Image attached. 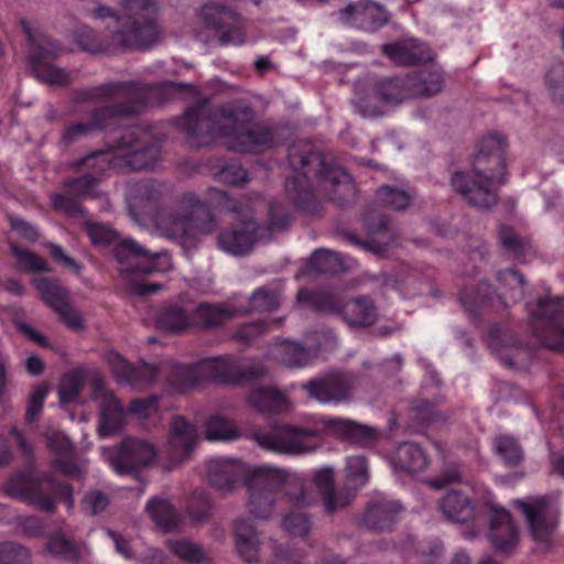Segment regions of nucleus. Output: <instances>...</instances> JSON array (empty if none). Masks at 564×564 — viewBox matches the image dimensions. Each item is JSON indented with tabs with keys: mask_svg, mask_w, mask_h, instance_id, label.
Here are the masks:
<instances>
[{
	"mask_svg": "<svg viewBox=\"0 0 564 564\" xmlns=\"http://www.w3.org/2000/svg\"><path fill=\"white\" fill-rule=\"evenodd\" d=\"M156 3L152 0H122L119 11L91 1L87 3V14L99 22L108 32V43L96 37L91 32H82L77 42L83 50L101 53L112 47L143 48L151 45L159 35L154 23Z\"/></svg>",
	"mask_w": 564,
	"mask_h": 564,
	"instance_id": "1",
	"label": "nucleus"
},
{
	"mask_svg": "<svg viewBox=\"0 0 564 564\" xmlns=\"http://www.w3.org/2000/svg\"><path fill=\"white\" fill-rule=\"evenodd\" d=\"M181 126L197 147L207 144V141H195L205 133L225 138L227 145L239 152L257 153L272 145L271 131L254 122L248 108L220 107L210 111L206 105H199L185 113Z\"/></svg>",
	"mask_w": 564,
	"mask_h": 564,
	"instance_id": "2",
	"label": "nucleus"
},
{
	"mask_svg": "<svg viewBox=\"0 0 564 564\" xmlns=\"http://www.w3.org/2000/svg\"><path fill=\"white\" fill-rule=\"evenodd\" d=\"M160 149L155 145L147 148L135 144L132 133H129L115 148L113 152L98 151L84 158L80 162L91 173L66 183V194L55 195L54 205L67 213L75 210L73 198H84L94 194L99 181L110 166L130 167L132 170L148 169L160 160Z\"/></svg>",
	"mask_w": 564,
	"mask_h": 564,
	"instance_id": "3",
	"label": "nucleus"
},
{
	"mask_svg": "<svg viewBox=\"0 0 564 564\" xmlns=\"http://www.w3.org/2000/svg\"><path fill=\"white\" fill-rule=\"evenodd\" d=\"M227 196L218 189L209 191V198L202 202L196 194L187 193L172 207L163 208L154 216V226L160 236L175 241L184 248H192L199 235L210 234L215 220L210 207L227 202Z\"/></svg>",
	"mask_w": 564,
	"mask_h": 564,
	"instance_id": "4",
	"label": "nucleus"
},
{
	"mask_svg": "<svg viewBox=\"0 0 564 564\" xmlns=\"http://www.w3.org/2000/svg\"><path fill=\"white\" fill-rule=\"evenodd\" d=\"M289 162L294 170L292 180L286 181V191L297 199L316 186L340 204L355 194V185L350 176L337 165L327 164L324 158L312 152L308 144L300 143L289 150Z\"/></svg>",
	"mask_w": 564,
	"mask_h": 564,
	"instance_id": "5",
	"label": "nucleus"
},
{
	"mask_svg": "<svg viewBox=\"0 0 564 564\" xmlns=\"http://www.w3.org/2000/svg\"><path fill=\"white\" fill-rule=\"evenodd\" d=\"M502 140L489 137L470 167L454 173L452 186L470 205L487 208L497 203V188L502 183Z\"/></svg>",
	"mask_w": 564,
	"mask_h": 564,
	"instance_id": "6",
	"label": "nucleus"
},
{
	"mask_svg": "<svg viewBox=\"0 0 564 564\" xmlns=\"http://www.w3.org/2000/svg\"><path fill=\"white\" fill-rule=\"evenodd\" d=\"M106 361L121 383L149 384L164 380L169 392L183 393L203 381L198 362L181 365L169 360L159 366L142 364L139 367H132L116 351L107 352Z\"/></svg>",
	"mask_w": 564,
	"mask_h": 564,
	"instance_id": "7",
	"label": "nucleus"
},
{
	"mask_svg": "<svg viewBox=\"0 0 564 564\" xmlns=\"http://www.w3.org/2000/svg\"><path fill=\"white\" fill-rule=\"evenodd\" d=\"M115 256L120 263V274L127 281L132 293L150 295L163 289L160 283L137 281L130 278L133 273H152L167 271L172 268V261L166 252L152 253L143 249L135 241L126 239L119 242L115 249Z\"/></svg>",
	"mask_w": 564,
	"mask_h": 564,
	"instance_id": "8",
	"label": "nucleus"
},
{
	"mask_svg": "<svg viewBox=\"0 0 564 564\" xmlns=\"http://www.w3.org/2000/svg\"><path fill=\"white\" fill-rule=\"evenodd\" d=\"M291 480V475L276 466L258 465L247 482L250 514L257 519H269L274 514L284 486Z\"/></svg>",
	"mask_w": 564,
	"mask_h": 564,
	"instance_id": "9",
	"label": "nucleus"
},
{
	"mask_svg": "<svg viewBox=\"0 0 564 564\" xmlns=\"http://www.w3.org/2000/svg\"><path fill=\"white\" fill-rule=\"evenodd\" d=\"M299 304H307L317 311L338 312L347 324L368 326L377 319V310L367 299H354L341 306L332 294L300 290L296 296Z\"/></svg>",
	"mask_w": 564,
	"mask_h": 564,
	"instance_id": "10",
	"label": "nucleus"
},
{
	"mask_svg": "<svg viewBox=\"0 0 564 564\" xmlns=\"http://www.w3.org/2000/svg\"><path fill=\"white\" fill-rule=\"evenodd\" d=\"M158 456V449L150 441L137 437L126 438L120 447L104 448L102 457L117 474H130L149 466Z\"/></svg>",
	"mask_w": 564,
	"mask_h": 564,
	"instance_id": "11",
	"label": "nucleus"
},
{
	"mask_svg": "<svg viewBox=\"0 0 564 564\" xmlns=\"http://www.w3.org/2000/svg\"><path fill=\"white\" fill-rule=\"evenodd\" d=\"M315 430L282 426L268 433L254 436L258 445L276 454L301 455L313 452L317 444L311 437L315 436Z\"/></svg>",
	"mask_w": 564,
	"mask_h": 564,
	"instance_id": "12",
	"label": "nucleus"
},
{
	"mask_svg": "<svg viewBox=\"0 0 564 564\" xmlns=\"http://www.w3.org/2000/svg\"><path fill=\"white\" fill-rule=\"evenodd\" d=\"M443 78L438 72H421L406 78L389 79L382 87V98L388 102H401L411 97H427L441 91Z\"/></svg>",
	"mask_w": 564,
	"mask_h": 564,
	"instance_id": "13",
	"label": "nucleus"
},
{
	"mask_svg": "<svg viewBox=\"0 0 564 564\" xmlns=\"http://www.w3.org/2000/svg\"><path fill=\"white\" fill-rule=\"evenodd\" d=\"M11 490L23 496L45 511H52L56 498H64L68 508L73 506V494L68 486H61L46 477L44 479L18 477L10 484Z\"/></svg>",
	"mask_w": 564,
	"mask_h": 564,
	"instance_id": "14",
	"label": "nucleus"
},
{
	"mask_svg": "<svg viewBox=\"0 0 564 564\" xmlns=\"http://www.w3.org/2000/svg\"><path fill=\"white\" fill-rule=\"evenodd\" d=\"M530 321L534 332L551 329L550 335L542 338V344L555 350L564 351V329L553 326V322L564 318V299L551 297L541 299L536 303L528 305Z\"/></svg>",
	"mask_w": 564,
	"mask_h": 564,
	"instance_id": "15",
	"label": "nucleus"
},
{
	"mask_svg": "<svg viewBox=\"0 0 564 564\" xmlns=\"http://www.w3.org/2000/svg\"><path fill=\"white\" fill-rule=\"evenodd\" d=\"M198 370L204 380L237 382L245 378L260 376L263 370L248 360L231 356L206 358L198 361Z\"/></svg>",
	"mask_w": 564,
	"mask_h": 564,
	"instance_id": "16",
	"label": "nucleus"
},
{
	"mask_svg": "<svg viewBox=\"0 0 564 564\" xmlns=\"http://www.w3.org/2000/svg\"><path fill=\"white\" fill-rule=\"evenodd\" d=\"M258 465H248L241 459L232 457H216L206 463V473L209 482L219 490L231 491L243 479L247 486L248 479Z\"/></svg>",
	"mask_w": 564,
	"mask_h": 564,
	"instance_id": "17",
	"label": "nucleus"
},
{
	"mask_svg": "<svg viewBox=\"0 0 564 564\" xmlns=\"http://www.w3.org/2000/svg\"><path fill=\"white\" fill-rule=\"evenodd\" d=\"M198 440L196 427L183 416H175L170 423V435L165 445L166 468L174 469L188 459Z\"/></svg>",
	"mask_w": 564,
	"mask_h": 564,
	"instance_id": "18",
	"label": "nucleus"
},
{
	"mask_svg": "<svg viewBox=\"0 0 564 564\" xmlns=\"http://www.w3.org/2000/svg\"><path fill=\"white\" fill-rule=\"evenodd\" d=\"M124 96L137 94L135 99L128 106H124L116 112L120 113H135L139 112L144 104V94L137 87H122ZM115 110L111 108H102L94 115L91 123H75L67 127L62 135V141L65 145H69L84 137L93 133L94 131L108 126V118L112 117Z\"/></svg>",
	"mask_w": 564,
	"mask_h": 564,
	"instance_id": "19",
	"label": "nucleus"
},
{
	"mask_svg": "<svg viewBox=\"0 0 564 564\" xmlns=\"http://www.w3.org/2000/svg\"><path fill=\"white\" fill-rule=\"evenodd\" d=\"M527 519L531 535L536 542H546L556 527L557 510L545 498L517 500Z\"/></svg>",
	"mask_w": 564,
	"mask_h": 564,
	"instance_id": "20",
	"label": "nucleus"
},
{
	"mask_svg": "<svg viewBox=\"0 0 564 564\" xmlns=\"http://www.w3.org/2000/svg\"><path fill=\"white\" fill-rule=\"evenodd\" d=\"M338 19L345 25L375 32L389 20L386 9L371 0H357L345 6L338 12Z\"/></svg>",
	"mask_w": 564,
	"mask_h": 564,
	"instance_id": "21",
	"label": "nucleus"
},
{
	"mask_svg": "<svg viewBox=\"0 0 564 564\" xmlns=\"http://www.w3.org/2000/svg\"><path fill=\"white\" fill-rule=\"evenodd\" d=\"M93 399L100 410L99 434L109 436L119 431L126 422L127 412L99 377L93 379Z\"/></svg>",
	"mask_w": 564,
	"mask_h": 564,
	"instance_id": "22",
	"label": "nucleus"
},
{
	"mask_svg": "<svg viewBox=\"0 0 564 564\" xmlns=\"http://www.w3.org/2000/svg\"><path fill=\"white\" fill-rule=\"evenodd\" d=\"M202 18L217 30L221 43L235 45L243 43L241 21L232 10L210 3L202 9Z\"/></svg>",
	"mask_w": 564,
	"mask_h": 564,
	"instance_id": "23",
	"label": "nucleus"
},
{
	"mask_svg": "<svg viewBox=\"0 0 564 564\" xmlns=\"http://www.w3.org/2000/svg\"><path fill=\"white\" fill-rule=\"evenodd\" d=\"M33 285L44 302L58 313L62 321L70 328L83 327L82 316L67 303V292L56 282L48 279H34Z\"/></svg>",
	"mask_w": 564,
	"mask_h": 564,
	"instance_id": "24",
	"label": "nucleus"
},
{
	"mask_svg": "<svg viewBox=\"0 0 564 564\" xmlns=\"http://www.w3.org/2000/svg\"><path fill=\"white\" fill-rule=\"evenodd\" d=\"M489 520V539L495 549L507 552L518 543V531L507 510L489 503L487 506Z\"/></svg>",
	"mask_w": 564,
	"mask_h": 564,
	"instance_id": "25",
	"label": "nucleus"
},
{
	"mask_svg": "<svg viewBox=\"0 0 564 564\" xmlns=\"http://www.w3.org/2000/svg\"><path fill=\"white\" fill-rule=\"evenodd\" d=\"M261 228L252 219L242 223L241 229L232 228L224 231L218 237V247L232 256L249 253L256 242L262 238Z\"/></svg>",
	"mask_w": 564,
	"mask_h": 564,
	"instance_id": "26",
	"label": "nucleus"
},
{
	"mask_svg": "<svg viewBox=\"0 0 564 564\" xmlns=\"http://www.w3.org/2000/svg\"><path fill=\"white\" fill-rule=\"evenodd\" d=\"M57 46L48 40L39 44L32 55V65L35 77L47 85H66L70 80V73L46 62V58L55 56Z\"/></svg>",
	"mask_w": 564,
	"mask_h": 564,
	"instance_id": "27",
	"label": "nucleus"
},
{
	"mask_svg": "<svg viewBox=\"0 0 564 564\" xmlns=\"http://www.w3.org/2000/svg\"><path fill=\"white\" fill-rule=\"evenodd\" d=\"M308 395L321 403H339L349 399L351 386L340 376L308 381L303 386Z\"/></svg>",
	"mask_w": 564,
	"mask_h": 564,
	"instance_id": "28",
	"label": "nucleus"
},
{
	"mask_svg": "<svg viewBox=\"0 0 564 564\" xmlns=\"http://www.w3.org/2000/svg\"><path fill=\"white\" fill-rule=\"evenodd\" d=\"M313 485L319 491L324 508L327 512H335L348 506L354 499L350 490H334V469L323 467L314 471Z\"/></svg>",
	"mask_w": 564,
	"mask_h": 564,
	"instance_id": "29",
	"label": "nucleus"
},
{
	"mask_svg": "<svg viewBox=\"0 0 564 564\" xmlns=\"http://www.w3.org/2000/svg\"><path fill=\"white\" fill-rule=\"evenodd\" d=\"M235 545L238 555L248 564H257L261 558V546L254 525L247 519L235 523Z\"/></svg>",
	"mask_w": 564,
	"mask_h": 564,
	"instance_id": "30",
	"label": "nucleus"
},
{
	"mask_svg": "<svg viewBox=\"0 0 564 564\" xmlns=\"http://www.w3.org/2000/svg\"><path fill=\"white\" fill-rule=\"evenodd\" d=\"M365 224L371 239L367 241L350 237L349 240L366 251L380 254L382 253L391 240V235L386 229V219L377 213H368L365 215Z\"/></svg>",
	"mask_w": 564,
	"mask_h": 564,
	"instance_id": "31",
	"label": "nucleus"
},
{
	"mask_svg": "<svg viewBox=\"0 0 564 564\" xmlns=\"http://www.w3.org/2000/svg\"><path fill=\"white\" fill-rule=\"evenodd\" d=\"M319 422L326 432L350 438L355 442L368 443L376 436V431L373 429L357 424L356 422L347 419L322 416Z\"/></svg>",
	"mask_w": 564,
	"mask_h": 564,
	"instance_id": "32",
	"label": "nucleus"
},
{
	"mask_svg": "<svg viewBox=\"0 0 564 564\" xmlns=\"http://www.w3.org/2000/svg\"><path fill=\"white\" fill-rule=\"evenodd\" d=\"M383 52L397 64L410 65L432 59L430 48L416 40L383 46Z\"/></svg>",
	"mask_w": 564,
	"mask_h": 564,
	"instance_id": "33",
	"label": "nucleus"
},
{
	"mask_svg": "<svg viewBox=\"0 0 564 564\" xmlns=\"http://www.w3.org/2000/svg\"><path fill=\"white\" fill-rule=\"evenodd\" d=\"M354 265V261L339 252L328 249H319L310 258L307 273H337Z\"/></svg>",
	"mask_w": 564,
	"mask_h": 564,
	"instance_id": "34",
	"label": "nucleus"
},
{
	"mask_svg": "<svg viewBox=\"0 0 564 564\" xmlns=\"http://www.w3.org/2000/svg\"><path fill=\"white\" fill-rule=\"evenodd\" d=\"M438 508L445 519L452 522H466L474 516L470 499L459 491L447 492L440 501Z\"/></svg>",
	"mask_w": 564,
	"mask_h": 564,
	"instance_id": "35",
	"label": "nucleus"
},
{
	"mask_svg": "<svg viewBox=\"0 0 564 564\" xmlns=\"http://www.w3.org/2000/svg\"><path fill=\"white\" fill-rule=\"evenodd\" d=\"M194 325V317L178 305L164 307L156 317L158 328L166 333L180 334Z\"/></svg>",
	"mask_w": 564,
	"mask_h": 564,
	"instance_id": "36",
	"label": "nucleus"
},
{
	"mask_svg": "<svg viewBox=\"0 0 564 564\" xmlns=\"http://www.w3.org/2000/svg\"><path fill=\"white\" fill-rule=\"evenodd\" d=\"M47 446L57 455L64 458L56 459L54 462V468L56 471L65 476H76L80 469L73 462L68 459V455L72 451L68 438L61 432L52 431L47 433Z\"/></svg>",
	"mask_w": 564,
	"mask_h": 564,
	"instance_id": "37",
	"label": "nucleus"
},
{
	"mask_svg": "<svg viewBox=\"0 0 564 564\" xmlns=\"http://www.w3.org/2000/svg\"><path fill=\"white\" fill-rule=\"evenodd\" d=\"M393 465L402 470L416 473L427 467L429 458L416 444L403 443L394 453Z\"/></svg>",
	"mask_w": 564,
	"mask_h": 564,
	"instance_id": "38",
	"label": "nucleus"
},
{
	"mask_svg": "<svg viewBox=\"0 0 564 564\" xmlns=\"http://www.w3.org/2000/svg\"><path fill=\"white\" fill-rule=\"evenodd\" d=\"M250 404L260 412H280L288 408L286 397L271 387H256L250 392Z\"/></svg>",
	"mask_w": 564,
	"mask_h": 564,
	"instance_id": "39",
	"label": "nucleus"
},
{
	"mask_svg": "<svg viewBox=\"0 0 564 564\" xmlns=\"http://www.w3.org/2000/svg\"><path fill=\"white\" fill-rule=\"evenodd\" d=\"M147 511L156 527L171 532L180 527L181 518L173 506L165 499L153 498L147 503Z\"/></svg>",
	"mask_w": 564,
	"mask_h": 564,
	"instance_id": "40",
	"label": "nucleus"
},
{
	"mask_svg": "<svg viewBox=\"0 0 564 564\" xmlns=\"http://www.w3.org/2000/svg\"><path fill=\"white\" fill-rule=\"evenodd\" d=\"M271 356L286 367H304L311 360V354L296 343L283 340L274 345Z\"/></svg>",
	"mask_w": 564,
	"mask_h": 564,
	"instance_id": "41",
	"label": "nucleus"
},
{
	"mask_svg": "<svg viewBox=\"0 0 564 564\" xmlns=\"http://www.w3.org/2000/svg\"><path fill=\"white\" fill-rule=\"evenodd\" d=\"M234 316V311L224 304H199L194 313V324L210 328L223 324Z\"/></svg>",
	"mask_w": 564,
	"mask_h": 564,
	"instance_id": "42",
	"label": "nucleus"
},
{
	"mask_svg": "<svg viewBox=\"0 0 564 564\" xmlns=\"http://www.w3.org/2000/svg\"><path fill=\"white\" fill-rule=\"evenodd\" d=\"M167 547L175 556L189 564H199L207 560L205 551L187 539L169 540Z\"/></svg>",
	"mask_w": 564,
	"mask_h": 564,
	"instance_id": "43",
	"label": "nucleus"
},
{
	"mask_svg": "<svg viewBox=\"0 0 564 564\" xmlns=\"http://www.w3.org/2000/svg\"><path fill=\"white\" fill-rule=\"evenodd\" d=\"M494 448L506 465L516 466L523 459V449L511 435H498L494 441Z\"/></svg>",
	"mask_w": 564,
	"mask_h": 564,
	"instance_id": "44",
	"label": "nucleus"
},
{
	"mask_svg": "<svg viewBox=\"0 0 564 564\" xmlns=\"http://www.w3.org/2000/svg\"><path fill=\"white\" fill-rule=\"evenodd\" d=\"M240 436L236 424L224 416H212L206 423V437L210 441H234Z\"/></svg>",
	"mask_w": 564,
	"mask_h": 564,
	"instance_id": "45",
	"label": "nucleus"
},
{
	"mask_svg": "<svg viewBox=\"0 0 564 564\" xmlns=\"http://www.w3.org/2000/svg\"><path fill=\"white\" fill-rule=\"evenodd\" d=\"M347 486L354 495L360 487L365 486L369 479L368 465L364 457H349L346 463Z\"/></svg>",
	"mask_w": 564,
	"mask_h": 564,
	"instance_id": "46",
	"label": "nucleus"
},
{
	"mask_svg": "<svg viewBox=\"0 0 564 564\" xmlns=\"http://www.w3.org/2000/svg\"><path fill=\"white\" fill-rule=\"evenodd\" d=\"M11 252L15 258V264L23 272H42L47 270L46 262L33 252L11 245Z\"/></svg>",
	"mask_w": 564,
	"mask_h": 564,
	"instance_id": "47",
	"label": "nucleus"
},
{
	"mask_svg": "<svg viewBox=\"0 0 564 564\" xmlns=\"http://www.w3.org/2000/svg\"><path fill=\"white\" fill-rule=\"evenodd\" d=\"M280 304V291L271 288H260L253 292L250 306L253 311H271Z\"/></svg>",
	"mask_w": 564,
	"mask_h": 564,
	"instance_id": "48",
	"label": "nucleus"
},
{
	"mask_svg": "<svg viewBox=\"0 0 564 564\" xmlns=\"http://www.w3.org/2000/svg\"><path fill=\"white\" fill-rule=\"evenodd\" d=\"M545 87L554 100L564 99V64H553L545 74Z\"/></svg>",
	"mask_w": 564,
	"mask_h": 564,
	"instance_id": "49",
	"label": "nucleus"
},
{
	"mask_svg": "<svg viewBox=\"0 0 564 564\" xmlns=\"http://www.w3.org/2000/svg\"><path fill=\"white\" fill-rule=\"evenodd\" d=\"M499 280L510 289V294L506 291L502 293L503 301L518 302L523 296V278L514 270H507L499 274Z\"/></svg>",
	"mask_w": 564,
	"mask_h": 564,
	"instance_id": "50",
	"label": "nucleus"
},
{
	"mask_svg": "<svg viewBox=\"0 0 564 564\" xmlns=\"http://www.w3.org/2000/svg\"><path fill=\"white\" fill-rule=\"evenodd\" d=\"M379 200L393 209H404L411 202V195L402 189L382 186L377 192Z\"/></svg>",
	"mask_w": 564,
	"mask_h": 564,
	"instance_id": "51",
	"label": "nucleus"
},
{
	"mask_svg": "<svg viewBox=\"0 0 564 564\" xmlns=\"http://www.w3.org/2000/svg\"><path fill=\"white\" fill-rule=\"evenodd\" d=\"M83 386V377L79 372H74L65 376L59 387V399L61 402L67 403L74 401Z\"/></svg>",
	"mask_w": 564,
	"mask_h": 564,
	"instance_id": "52",
	"label": "nucleus"
},
{
	"mask_svg": "<svg viewBox=\"0 0 564 564\" xmlns=\"http://www.w3.org/2000/svg\"><path fill=\"white\" fill-rule=\"evenodd\" d=\"M499 239L501 245L516 257L524 254L525 250L529 248L528 242L520 239L510 228H501Z\"/></svg>",
	"mask_w": 564,
	"mask_h": 564,
	"instance_id": "53",
	"label": "nucleus"
},
{
	"mask_svg": "<svg viewBox=\"0 0 564 564\" xmlns=\"http://www.w3.org/2000/svg\"><path fill=\"white\" fill-rule=\"evenodd\" d=\"M29 557L25 549L10 542L0 544V564H18Z\"/></svg>",
	"mask_w": 564,
	"mask_h": 564,
	"instance_id": "54",
	"label": "nucleus"
},
{
	"mask_svg": "<svg viewBox=\"0 0 564 564\" xmlns=\"http://www.w3.org/2000/svg\"><path fill=\"white\" fill-rule=\"evenodd\" d=\"M283 528L294 536H304L311 525L308 519L303 513H291L283 520Z\"/></svg>",
	"mask_w": 564,
	"mask_h": 564,
	"instance_id": "55",
	"label": "nucleus"
},
{
	"mask_svg": "<svg viewBox=\"0 0 564 564\" xmlns=\"http://www.w3.org/2000/svg\"><path fill=\"white\" fill-rule=\"evenodd\" d=\"M87 234L94 245H109L117 239V234L110 227L102 224H88Z\"/></svg>",
	"mask_w": 564,
	"mask_h": 564,
	"instance_id": "56",
	"label": "nucleus"
},
{
	"mask_svg": "<svg viewBox=\"0 0 564 564\" xmlns=\"http://www.w3.org/2000/svg\"><path fill=\"white\" fill-rule=\"evenodd\" d=\"M158 401L156 397L133 400L129 411L139 419H148L158 411Z\"/></svg>",
	"mask_w": 564,
	"mask_h": 564,
	"instance_id": "57",
	"label": "nucleus"
},
{
	"mask_svg": "<svg viewBox=\"0 0 564 564\" xmlns=\"http://www.w3.org/2000/svg\"><path fill=\"white\" fill-rule=\"evenodd\" d=\"M268 325L263 322L242 325L236 332V339L242 344H250L254 338L267 332Z\"/></svg>",
	"mask_w": 564,
	"mask_h": 564,
	"instance_id": "58",
	"label": "nucleus"
},
{
	"mask_svg": "<svg viewBox=\"0 0 564 564\" xmlns=\"http://www.w3.org/2000/svg\"><path fill=\"white\" fill-rule=\"evenodd\" d=\"M46 394L47 388L45 386L40 384L34 388L26 408V416L30 421L34 420L41 412Z\"/></svg>",
	"mask_w": 564,
	"mask_h": 564,
	"instance_id": "59",
	"label": "nucleus"
},
{
	"mask_svg": "<svg viewBox=\"0 0 564 564\" xmlns=\"http://www.w3.org/2000/svg\"><path fill=\"white\" fill-rule=\"evenodd\" d=\"M48 551L56 555L75 556V546L63 534H56L48 542Z\"/></svg>",
	"mask_w": 564,
	"mask_h": 564,
	"instance_id": "60",
	"label": "nucleus"
},
{
	"mask_svg": "<svg viewBox=\"0 0 564 564\" xmlns=\"http://www.w3.org/2000/svg\"><path fill=\"white\" fill-rule=\"evenodd\" d=\"M85 508L93 514L104 511L109 500L106 495L100 491H93L85 497Z\"/></svg>",
	"mask_w": 564,
	"mask_h": 564,
	"instance_id": "61",
	"label": "nucleus"
},
{
	"mask_svg": "<svg viewBox=\"0 0 564 564\" xmlns=\"http://www.w3.org/2000/svg\"><path fill=\"white\" fill-rule=\"evenodd\" d=\"M220 177L226 183L239 185L248 181V173L241 166L229 165L221 171Z\"/></svg>",
	"mask_w": 564,
	"mask_h": 564,
	"instance_id": "62",
	"label": "nucleus"
},
{
	"mask_svg": "<svg viewBox=\"0 0 564 564\" xmlns=\"http://www.w3.org/2000/svg\"><path fill=\"white\" fill-rule=\"evenodd\" d=\"M10 224L12 230L25 240L34 241L39 236L36 229L21 218L11 216Z\"/></svg>",
	"mask_w": 564,
	"mask_h": 564,
	"instance_id": "63",
	"label": "nucleus"
},
{
	"mask_svg": "<svg viewBox=\"0 0 564 564\" xmlns=\"http://www.w3.org/2000/svg\"><path fill=\"white\" fill-rule=\"evenodd\" d=\"M269 217L270 226L272 228L282 229L285 228L290 223L289 215L285 213L284 208L278 203H273L270 205Z\"/></svg>",
	"mask_w": 564,
	"mask_h": 564,
	"instance_id": "64",
	"label": "nucleus"
}]
</instances>
